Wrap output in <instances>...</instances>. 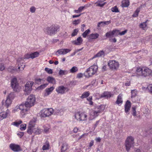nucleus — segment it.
I'll return each mask as SVG.
<instances>
[{"mask_svg": "<svg viewBox=\"0 0 152 152\" xmlns=\"http://www.w3.org/2000/svg\"><path fill=\"white\" fill-rule=\"evenodd\" d=\"M61 110H55L54 111L53 110V113H54V115H59V113L61 112Z\"/></svg>", "mask_w": 152, "mask_h": 152, "instance_id": "nucleus-51", "label": "nucleus"}, {"mask_svg": "<svg viewBox=\"0 0 152 152\" xmlns=\"http://www.w3.org/2000/svg\"><path fill=\"white\" fill-rule=\"evenodd\" d=\"M122 95L120 94L118 96L117 100L116 102V104H119L120 103H122L123 102L122 100Z\"/></svg>", "mask_w": 152, "mask_h": 152, "instance_id": "nucleus-32", "label": "nucleus"}, {"mask_svg": "<svg viewBox=\"0 0 152 152\" xmlns=\"http://www.w3.org/2000/svg\"><path fill=\"white\" fill-rule=\"evenodd\" d=\"M134 143V138L132 136L128 137L125 142V147L126 150L129 151L130 148Z\"/></svg>", "mask_w": 152, "mask_h": 152, "instance_id": "nucleus-6", "label": "nucleus"}, {"mask_svg": "<svg viewBox=\"0 0 152 152\" xmlns=\"http://www.w3.org/2000/svg\"><path fill=\"white\" fill-rule=\"evenodd\" d=\"M99 122V121H97L96 123V124L94 125V129H95V128L98 125V124Z\"/></svg>", "mask_w": 152, "mask_h": 152, "instance_id": "nucleus-62", "label": "nucleus"}, {"mask_svg": "<svg viewBox=\"0 0 152 152\" xmlns=\"http://www.w3.org/2000/svg\"><path fill=\"white\" fill-rule=\"evenodd\" d=\"M22 122L21 120H20L18 121H15L12 122V125H15L16 126H18Z\"/></svg>", "mask_w": 152, "mask_h": 152, "instance_id": "nucleus-38", "label": "nucleus"}, {"mask_svg": "<svg viewBox=\"0 0 152 152\" xmlns=\"http://www.w3.org/2000/svg\"><path fill=\"white\" fill-rule=\"evenodd\" d=\"M111 10L113 12H119V11L117 7L115 6L111 9Z\"/></svg>", "mask_w": 152, "mask_h": 152, "instance_id": "nucleus-41", "label": "nucleus"}, {"mask_svg": "<svg viewBox=\"0 0 152 152\" xmlns=\"http://www.w3.org/2000/svg\"><path fill=\"white\" fill-rule=\"evenodd\" d=\"M78 32V29H75L74 30L72 33L71 34L72 37H74L77 35Z\"/></svg>", "mask_w": 152, "mask_h": 152, "instance_id": "nucleus-42", "label": "nucleus"}, {"mask_svg": "<svg viewBox=\"0 0 152 152\" xmlns=\"http://www.w3.org/2000/svg\"><path fill=\"white\" fill-rule=\"evenodd\" d=\"M31 55L30 54H25L23 57L22 58H23V59H28L30 58H31Z\"/></svg>", "mask_w": 152, "mask_h": 152, "instance_id": "nucleus-44", "label": "nucleus"}, {"mask_svg": "<svg viewBox=\"0 0 152 152\" xmlns=\"http://www.w3.org/2000/svg\"><path fill=\"white\" fill-rule=\"evenodd\" d=\"M131 98L135 97L137 95V91L136 90L134 89L131 90Z\"/></svg>", "mask_w": 152, "mask_h": 152, "instance_id": "nucleus-34", "label": "nucleus"}, {"mask_svg": "<svg viewBox=\"0 0 152 152\" xmlns=\"http://www.w3.org/2000/svg\"><path fill=\"white\" fill-rule=\"evenodd\" d=\"M140 11V8H137L132 15V17L134 18L137 17L138 16V14Z\"/></svg>", "mask_w": 152, "mask_h": 152, "instance_id": "nucleus-35", "label": "nucleus"}, {"mask_svg": "<svg viewBox=\"0 0 152 152\" xmlns=\"http://www.w3.org/2000/svg\"><path fill=\"white\" fill-rule=\"evenodd\" d=\"M98 68L97 65H94L87 69L84 74L86 77H89L97 72Z\"/></svg>", "mask_w": 152, "mask_h": 152, "instance_id": "nucleus-2", "label": "nucleus"}, {"mask_svg": "<svg viewBox=\"0 0 152 152\" xmlns=\"http://www.w3.org/2000/svg\"><path fill=\"white\" fill-rule=\"evenodd\" d=\"M136 109V107H133L132 108V111L133 112L132 114L134 116H136L137 115Z\"/></svg>", "mask_w": 152, "mask_h": 152, "instance_id": "nucleus-50", "label": "nucleus"}, {"mask_svg": "<svg viewBox=\"0 0 152 152\" xmlns=\"http://www.w3.org/2000/svg\"><path fill=\"white\" fill-rule=\"evenodd\" d=\"M49 143H47L46 145H43L42 147V149L43 150H46L49 149Z\"/></svg>", "mask_w": 152, "mask_h": 152, "instance_id": "nucleus-48", "label": "nucleus"}, {"mask_svg": "<svg viewBox=\"0 0 152 152\" xmlns=\"http://www.w3.org/2000/svg\"><path fill=\"white\" fill-rule=\"evenodd\" d=\"M23 126V127H20V129L22 131L24 130L26 128V124H22L20 125V126Z\"/></svg>", "mask_w": 152, "mask_h": 152, "instance_id": "nucleus-54", "label": "nucleus"}, {"mask_svg": "<svg viewBox=\"0 0 152 152\" xmlns=\"http://www.w3.org/2000/svg\"><path fill=\"white\" fill-rule=\"evenodd\" d=\"M66 89V88L61 86L57 87L56 89V91L58 94H62L64 93Z\"/></svg>", "mask_w": 152, "mask_h": 152, "instance_id": "nucleus-17", "label": "nucleus"}, {"mask_svg": "<svg viewBox=\"0 0 152 152\" xmlns=\"http://www.w3.org/2000/svg\"><path fill=\"white\" fill-rule=\"evenodd\" d=\"M53 110L52 108L44 109L39 113V115L41 118H46L49 116L53 114Z\"/></svg>", "mask_w": 152, "mask_h": 152, "instance_id": "nucleus-5", "label": "nucleus"}, {"mask_svg": "<svg viewBox=\"0 0 152 152\" xmlns=\"http://www.w3.org/2000/svg\"><path fill=\"white\" fill-rule=\"evenodd\" d=\"M94 141L93 140L91 141L89 143V147H91L94 144Z\"/></svg>", "mask_w": 152, "mask_h": 152, "instance_id": "nucleus-64", "label": "nucleus"}, {"mask_svg": "<svg viewBox=\"0 0 152 152\" xmlns=\"http://www.w3.org/2000/svg\"><path fill=\"white\" fill-rule=\"evenodd\" d=\"M99 36V34L97 33L92 34L89 35V38L90 39H95L97 38Z\"/></svg>", "mask_w": 152, "mask_h": 152, "instance_id": "nucleus-27", "label": "nucleus"}, {"mask_svg": "<svg viewBox=\"0 0 152 152\" xmlns=\"http://www.w3.org/2000/svg\"><path fill=\"white\" fill-rule=\"evenodd\" d=\"M31 58L33 59L37 57L39 55V53L37 51L34 52L30 54Z\"/></svg>", "mask_w": 152, "mask_h": 152, "instance_id": "nucleus-31", "label": "nucleus"}, {"mask_svg": "<svg viewBox=\"0 0 152 152\" xmlns=\"http://www.w3.org/2000/svg\"><path fill=\"white\" fill-rule=\"evenodd\" d=\"M149 92L152 94V85H149L147 88Z\"/></svg>", "mask_w": 152, "mask_h": 152, "instance_id": "nucleus-53", "label": "nucleus"}, {"mask_svg": "<svg viewBox=\"0 0 152 152\" xmlns=\"http://www.w3.org/2000/svg\"><path fill=\"white\" fill-rule=\"evenodd\" d=\"M4 107L3 106H1L0 107V110H1L2 113H0V115L2 116V117H3L4 118H6L8 115L9 113V110L7 109V110L6 112H4Z\"/></svg>", "mask_w": 152, "mask_h": 152, "instance_id": "nucleus-18", "label": "nucleus"}, {"mask_svg": "<svg viewBox=\"0 0 152 152\" xmlns=\"http://www.w3.org/2000/svg\"><path fill=\"white\" fill-rule=\"evenodd\" d=\"M90 31L89 29H87L82 34L83 37L85 38L87 36L88 34L90 32Z\"/></svg>", "mask_w": 152, "mask_h": 152, "instance_id": "nucleus-40", "label": "nucleus"}, {"mask_svg": "<svg viewBox=\"0 0 152 152\" xmlns=\"http://www.w3.org/2000/svg\"><path fill=\"white\" fill-rule=\"evenodd\" d=\"M111 96L110 92L105 91L102 94L100 95V98L105 97L107 98H110Z\"/></svg>", "mask_w": 152, "mask_h": 152, "instance_id": "nucleus-23", "label": "nucleus"}, {"mask_svg": "<svg viewBox=\"0 0 152 152\" xmlns=\"http://www.w3.org/2000/svg\"><path fill=\"white\" fill-rule=\"evenodd\" d=\"M146 22L147 21H146L145 22L141 23L140 26V27L142 28L144 30L145 28L147 26L146 24Z\"/></svg>", "mask_w": 152, "mask_h": 152, "instance_id": "nucleus-39", "label": "nucleus"}, {"mask_svg": "<svg viewBox=\"0 0 152 152\" xmlns=\"http://www.w3.org/2000/svg\"><path fill=\"white\" fill-rule=\"evenodd\" d=\"M47 81L49 83L53 84H56V81L55 79L53 77L49 76L47 78Z\"/></svg>", "mask_w": 152, "mask_h": 152, "instance_id": "nucleus-26", "label": "nucleus"}, {"mask_svg": "<svg viewBox=\"0 0 152 152\" xmlns=\"http://www.w3.org/2000/svg\"><path fill=\"white\" fill-rule=\"evenodd\" d=\"M41 131L40 129L37 128L35 129V133L36 134H41Z\"/></svg>", "mask_w": 152, "mask_h": 152, "instance_id": "nucleus-49", "label": "nucleus"}, {"mask_svg": "<svg viewBox=\"0 0 152 152\" xmlns=\"http://www.w3.org/2000/svg\"><path fill=\"white\" fill-rule=\"evenodd\" d=\"M105 4V3L104 2L103 3H98L97 4V6H99L100 7H103Z\"/></svg>", "mask_w": 152, "mask_h": 152, "instance_id": "nucleus-56", "label": "nucleus"}, {"mask_svg": "<svg viewBox=\"0 0 152 152\" xmlns=\"http://www.w3.org/2000/svg\"><path fill=\"white\" fill-rule=\"evenodd\" d=\"M42 80V79L40 78H37L35 79V82L36 84L39 85L42 83L41 81Z\"/></svg>", "mask_w": 152, "mask_h": 152, "instance_id": "nucleus-46", "label": "nucleus"}, {"mask_svg": "<svg viewBox=\"0 0 152 152\" xmlns=\"http://www.w3.org/2000/svg\"><path fill=\"white\" fill-rule=\"evenodd\" d=\"M108 65L110 69H115L118 67L119 64L118 62L114 60H111L108 62Z\"/></svg>", "mask_w": 152, "mask_h": 152, "instance_id": "nucleus-10", "label": "nucleus"}, {"mask_svg": "<svg viewBox=\"0 0 152 152\" xmlns=\"http://www.w3.org/2000/svg\"><path fill=\"white\" fill-rule=\"evenodd\" d=\"M0 70L2 71L5 69V67L4 65L2 64H0Z\"/></svg>", "mask_w": 152, "mask_h": 152, "instance_id": "nucleus-58", "label": "nucleus"}, {"mask_svg": "<svg viewBox=\"0 0 152 152\" xmlns=\"http://www.w3.org/2000/svg\"><path fill=\"white\" fill-rule=\"evenodd\" d=\"M22 108L20 109V114L22 117H23L24 115L27 113V112L29 110L28 107H25V105L23 104Z\"/></svg>", "mask_w": 152, "mask_h": 152, "instance_id": "nucleus-16", "label": "nucleus"}, {"mask_svg": "<svg viewBox=\"0 0 152 152\" xmlns=\"http://www.w3.org/2000/svg\"><path fill=\"white\" fill-rule=\"evenodd\" d=\"M59 29V27L56 25H53L48 27L45 29V31L48 35H52L56 34Z\"/></svg>", "mask_w": 152, "mask_h": 152, "instance_id": "nucleus-4", "label": "nucleus"}, {"mask_svg": "<svg viewBox=\"0 0 152 152\" xmlns=\"http://www.w3.org/2000/svg\"><path fill=\"white\" fill-rule=\"evenodd\" d=\"M90 93L88 91L84 92L82 95L80 97L82 99L86 98L88 97L90 95Z\"/></svg>", "mask_w": 152, "mask_h": 152, "instance_id": "nucleus-30", "label": "nucleus"}, {"mask_svg": "<svg viewBox=\"0 0 152 152\" xmlns=\"http://www.w3.org/2000/svg\"><path fill=\"white\" fill-rule=\"evenodd\" d=\"M45 70L49 74H52L53 73L52 69L48 68H45Z\"/></svg>", "mask_w": 152, "mask_h": 152, "instance_id": "nucleus-45", "label": "nucleus"}, {"mask_svg": "<svg viewBox=\"0 0 152 152\" xmlns=\"http://www.w3.org/2000/svg\"><path fill=\"white\" fill-rule=\"evenodd\" d=\"M86 25L85 24H82V27H81V31H83L84 30V28L85 27Z\"/></svg>", "mask_w": 152, "mask_h": 152, "instance_id": "nucleus-63", "label": "nucleus"}, {"mask_svg": "<svg viewBox=\"0 0 152 152\" xmlns=\"http://www.w3.org/2000/svg\"><path fill=\"white\" fill-rule=\"evenodd\" d=\"M131 107V102L127 100L125 105V111L126 113L128 112L130 110V108Z\"/></svg>", "mask_w": 152, "mask_h": 152, "instance_id": "nucleus-22", "label": "nucleus"}, {"mask_svg": "<svg viewBox=\"0 0 152 152\" xmlns=\"http://www.w3.org/2000/svg\"><path fill=\"white\" fill-rule=\"evenodd\" d=\"M103 56H104V52L103 50H101L96 54L95 55V56L97 57H100Z\"/></svg>", "mask_w": 152, "mask_h": 152, "instance_id": "nucleus-36", "label": "nucleus"}, {"mask_svg": "<svg viewBox=\"0 0 152 152\" xmlns=\"http://www.w3.org/2000/svg\"><path fill=\"white\" fill-rule=\"evenodd\" d=\"M11 85L12 88L14 91L15 92H18L19 91V88L16 78H15L12 80Z\"/></svg>", "mask_w": 152, "mask_h": 152, "instance_id": "nucleus-9", "label": "nucleus"}, {"mask_svg": "<svg viewBox=\"0 0 152 152\" xmlns=\"http://www.w3.org/2000/svg\"><path fill=\"white\" fill-rule=\"evenodd\" d=\"M136 72L137 75L145 77L150 75L152 73V71L147 68L139 67L137 68Z\"/></svg>", "mask_w": 152, "mask_h": 152, "instance_id": "nucleus-1", "label": "nucleus"}, {"mask_svg": "<svg viewBox=\"0 0 152 152\" xmlns=\"http://www.w3.org/2000/svg\"><path fill=\"white\" fill-rule=\"evenodd\" d=\"M75 118L79 121H85L87 120V115L84 113L77 112L75 115Z\"/></svg>", "mask_w": 152, "mask_h": 152, "instance_id": "nucleus-7", "label": "nucleus"}, {"mask_svg": "<svg viewBox=\"0 0 152 152\" xmlns=\"http://www.w3.org/2000/svg\"><path fill=\"white\" fill-rule=\"evenodd\" d=\"M111 22L110 20H109L107 21H101L98 23L97 24V28L99 30L101 29L100 24H102V25H104V26L105 25H108Z\"/></svg>", "mask_w": 152, "mask_h": 152, "instance_id": "nucleus-19", "label": "nucleus"}, {"mask_svg": "<svg viewBox=\"0 0 152 152\" xmlns=\"http://www.w3.org/2000/svg\"><path fill=\"white\" fill-rule=\"evenodd\" d=\"M35 102L36 99L35 96L32 94L28 96L25 103L23 104L25 105V107L30 108L33 106Z\"/></svg>", "mask_w": 152, "mask_h": 152, "instance_id": "nucleus-3", "label": "nucleus"}, {"mask_svg": "<svg viewBox=\"0 0 152 152\" xmlns=\"http://www.w3.org/2000/svg\"><path fill=\"white\" fill-rule=\"evenodd\" d=\"M13 94L11 93L9 94L8 96L7 97V99L5 101V104H4V101L2 102V106L4 107H5V109H7L8 107L11 104L12 102L11 99H13V97H12Z\"/></svg>", "mask_w": 152, "mask_h": 152, "instance_id": "nucleus-8", "label": "nucleus"}, {"mask_svg": "<svg viewBox=\"0 0 152 152\" xmlns=\"http://www.w3.org/2000/svg\"><path fill=\"white\" fill-rule=\"evenodd\" d=\"M48 85V84H44L41 85L39 86L37 88L38 89H43L46 87Z\"/></svg>", "mask_w": 152, "mask_h": 152, "instance_id": "nucleus-52", "label": "nucleus"}, {"mask_svg": "<svg viewBox=\"0 0 152 152\" xmlns=\"http://www.w3.org/2000/svg\"><path fill=\"white\" fill-rule=\"evenodd\" d=\"M18 62V69L21 70H23L25 67V65L23 64L24 61L23 58H19L17 60Z\"/></svg>", "mask_w": 152, "mask_h": 152, "instance_id": "nucleus-15", "label": "nucleus"}, {"mask_svg": "<svg viewBox=\"0 0 152 152\" xmlns=\"http://www.w3.org/2000/svg\"><path fill=\"white\" fill-rule=\"evenodd\" d=\"M54 88L53 86H52L50 88H47L45 90V93L44 94L45 96H47L52 92Z\"/></svg>", "mask_w": 152, "mask_h": 152, "instance_id": "nucleus-20", "label": "nucleus"}, {"mask_svg": "<svg viewBox=\"0 0 152 152\" xmlns=\"http://www.w3.org/2000/svg\"><path fill=\"white\" fill-rule=\"evenodd\" d=\"M22 104H21L20 105L18 106H17L14 108L13 110V111L14 112H15L17 111H20V109L22 108Z\"/></svg>", "mask_w": 152, "mask_h": 152, "instance_id": "nucleus-33", "label": "nucleus"}, {"mask_svg": "<svg viewBox=\"0 0 152 152\" xmlns=\"http://www.w3.org/2000/svg\"><path fill=\"white\" fill-rule=\"evenodd\" d=\"M23 134H24L23 132H19L17 134V135L20 138H21L23 135Z\"/></svg>", "mask_w": 152, "mask_h": 152, "instance_id": "nucleus-59", "label": "nucleus"}, {"mask_svg": "<svg viewBox=\"0 0 152 152\" xmlns=\"http://www.w3.org/2000/svg\"><path fill=\"white\" fill-rule=\"evenodd\" d=\"M84 8V7L83 6H81L80 7L78 8V10L79 11V12H81L82 10Z\"/></svg>", "mask_w": 152, "mask_h": 152, "instance_id": "nucleus-61", "label": "nucleus"}, {"mask_svg": "<svg viewBox=\"0 0 152 152\" xmlns=\"http://www.w3.org/2000/svg\"><path fill=\"white\" fill-rule=\"evenodd\" d=\"M10 148L14 152H18L22 151L20 145L15 143H11L9 145Z\"/></svg>", "mask_w": 152, "mask_h": 152, "instance_id": "nucleus-11", "label": "nucleus"}, {"mask_svg": "<svg viewBox=\"0 0 152 152\" xmlns=\"http://www.w3.org/2000/svg\"><path fill=\"white\" fill-rule=\"evenodd\" d=\"M67 72L66 71H64L61 69L60 70L59 72V75H64L67 74Z\"/></svg>", "mask_w": 152, "mask_h": 152, "instance_id": "nucleus-43", "label": "nucleus"}, {"mask_svg": "<svg viewBox=\"0 0 152 152\" xmlns=\"http://www.w3.org/2000/svg\"><path fill=\"white\" fill-rule=\"evenodd\" d=\"M129 5V0H124L122 3V6L123 7H127Z\"/></svg>", "mask_w": 152, "mask_h": 152, "instance_id": "nucleus-25", "label": "nucleus"}, {"mask_svg": "<svg viewBox=\"0 0 152 152\" xmlns=\"http://www.w3.org/2000/svg\"><path fill=\"white\" fill-rule=\"evenodd\" d=\"M127 31V30H125L124 31H122V32H119V35H124V34H125Z\"/></svg>", "mask_w": 152, "mask_h": 152, "instance_id": "nucleus-57", "label": "nucleus"}, {"mask_svg": "<svg viewBox=\"0 0 152 152\" xmlns=\"http://www.w3.org/2000/svg\"><path fill=\"white\" fill-rule=\"evenodd\" d=\"M78 70L76 66L73 67L70 70V72L72 73H74L77 71Z\"/></svg>", "mask_w": 152, "mask_h": 152, "instance_id": "nucleus-37", "label": "nucleus"}, {"mask_svg": "<svg viewBox=\"0 0 152 152\" xmlns=\"http://www.w3.org/2000/svg\"><path fill=\"white\" fill-rule=\"evenodd\" d=\"M80 20L79 19L75 20L73 21L72 23L74 25H76L80 23Z\"/></svg>", "mask_w": 152, "mask_h": 152, "instance_id": "nucleus-47", "label": "nucleus"}, {"mask_svg": "<svg viewBox=\"0 0 152 152\" xmlns=\"http://www.w3.org/2000/svg\"><path fill=\"white\" fill-rule=\"evenodd\" d=\"M116 31V30H113L112 31L107 32L105 36L107 37H113Z\"/></svg>", "mask_w": 152, "mask_h": 152, "instance_id": "nucleus-24", "label": "nucleus"}, {"mask_svg": "<svg viewBox=\"0 0 152 152\" xmlns=\"http://www.w3.org/2000/svg\"><path fill=\"white\" fill-rule=\"evenodd\" d=\"M83 40L81 37H79L77 38L76 40L73 41L72 43L75 45H80L82 43Z\"/></svg>", "mask_w": 152, "mask_h": 152, "instance_id": "nucleus-21", "label": "nucleus"}, {"mask_svg": "<svg viewBox=\"0 0 152 152\" xmlns=\"http://www.w3.org/2000/svg\"><path fill=\"white\" fill-rule=\"evenodd\" d=\"M71 50L68 49H61L58 50L56 52V54L58 56L59 55H64L70 52Z\"/></svg>", "mask_w": 152, "mask_h": 152, "instance_id": "nucleus-13", "label": "nucleus"}, {"mask_svg": "<svg viewBox=\"0 0 152 152\" xmlns=\"http://www.w3.org/2000/svg\"><path fill=\"white\" fill-rule=\"evenodd\" d=\"M83 74L82 73L78 74L77 76V77L78 78H80L83 77Z\"/></svg>", "mask_w": 152, "mask_h": 152, "instance_id": "nucleus-60", "label": "nucleus"}, {"mask_svg": "<svg viewBox=\"0 0 152 152\" xmlns=\"http://www.w3.org/2000/svg\"><path fill=\"white\" fill-rule=\"evenodd\" d=\"M33 84V82H28L26 83L25 85V91L26 92V94L30 93L32 90V86Z\"/></svg>", "mask_w": 152, "mask_h": 152, "instance_id": "nucleus-12", "label": "nucleus"}, {"mask_svg": "<svg viewBox=\"0 0 152 152\" xmlns=\"http://www.w3.org/2000/svg\"><path fill=\"white\" fill-rule=\"evenodd\" d=\"M68 148V144L66 142L63 143L62 144V146L61 148V152L65 151Z\"/></svg>", "mask_w": 152, "mask_h": 152, "instance_id": "nucleus-29", "label": "nucleus"}, {"mask_svg": "<svg viewBox=\"0 0 152 152\" xmlns=\"http://www.w3.org/2000/svg\"><path fill=\"white\" fill-rule=\"evenodd\" d=\"M102 110L101 109V106H99L97 108H96L95 110L92 111L91 114L95 117H97L99 115V113L101 112Z\"/></svg>", "mask_w": 152, "mask_h": 152, "instance_id": "nucleus-14", "label": "nucleus"}, {"mask_svg": "<svg viewBox=\"0 0 152 152\" xmlns=\"http://www.w3.org/2000/svg\"><path fill=\"white\" fill-rule=\"evenodd\" d=\"M36 9L34 7H31L30 9V11L31 13H34L35 12Z\"/></svg>", "mask_w": 152, "mask_h": 152, "instance_id": "nucleus-55", "label": "nucleus"}, {"mask_svg": "<svg viewBox=\"0 0 152 152\" xmlns=\"http://www.w3.org/2000/svg\"><path fill=\"white\" fill-rule=\"evenodd\" d=\"M34 127L33 125H31L29 124V126L28 127L27 130V132L29 134H31L33 132V129Z\"/></svg>", "mask_w": 152, "mask_h": 152, "instance_id": "nucleus-28", "label": "nucleus"}]
</instances>
